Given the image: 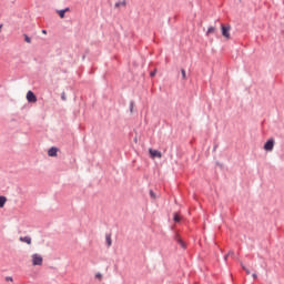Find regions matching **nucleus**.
Returning a JSON list of instances; mask_svg holds the SVG:
<instances>
[{
    "label": "nucleus",
    "mask_w": 284,
    "mask_h": 284,
    "mask_svg": "<svg viewBox=\"0 0 284 284\" xmlns=\"http://www.w3.org/2000/svg\"><path fill=\"white\" fill-rule=\"evenodd\" d=\"M8 199L6 196H0V207H4Z\"/></svg>",
    "instance_id": "9b49d317"
},
{
    "label": "nucleus",
    "mask_w": 284,
    "mask_h": 284,
    "mask_svg": "<svg viewBox=\"0 0 284 284\" xmlns=\"http://www.w3.org/2000/svg\"><path fill=\"white\" fill-rule=\"evenodd\" d=\"M149 153L151 155V159H161V156H163V154H161L159 150L154 149H149Z\"/></svg>",
    "instance_id": "39448f33"
},
{
    "label": "nucleus",
    "mask_w": 284,
    "mask_h": 284,
    "mask_svg": "<svg viewBox=\"0 0 284 284\" xmlns=\"http://www.w3.org/2000/svg\"><path fill=\"white\" fill-rule=\"evenodd\" d=\"M174 240L176 241V243H178L179 245H181V247H183V250H185V242H183V239H181V235L175 234Z\"/></svg>",
    "instance_id": "0eeeda50"
},
{
    "label": "nucleus",
    "mask_w": 284,
    "mask_h": 284,
    "mask_svg": "<svg viewBox=\"0 0 284 284\" xmlns=\"http://www.w3.org/2000/svg\"><path fill=\"white\" fill-rule=\"evenodd\" d=\"M27 101L29 103H37V95L32 91L27 92Z\"/></svg>",
    "instance_id": "20e7f679"
},
{
    "label": "nucleus",
    "mask_w": 284,
    "mask_h": 284,
    "mask_svg": "<svg viewBox=\"0 0 284 284\" xmlns=\"http://www.w3.org/2000/svg\"><path fill=\"white\" fill-rule=\"evenodd\" d=\"M1 28H3V24H0V32H1Z\"/></svg>",
    "instance_id": "cd10ccee"
},
{
    "label": "nucleus",
    "mask_w": 284,
    "mask_h": 284,
    "mask_svg": "<svg viewBox=\"0 0 284 284\" xmlns=\"http://www.w3.org/2000/svg\"><path fill=\"white\" fill-rule=\"evenodd\" d=\"M95 278H99V281H101V278H103V275L101 273H97Z\"/></svg>",
    "instance_id": "412c9836"
},
{
    "label": "nucleus",
    "mask_w": 284,
    "mask_h": 284,
    "mask_svg": "<svg viewBox=\"0 0 284 284\" xmlns=\"http://www.w3.org/2000/svg\"><path fill=\"white\" fill-rule=\"evenodd\" d=\"M227 256H230V255H225V256H224V261H227Z\"/></svg>",
    "instance_id": "bb28decb"
},
{
    "label": "nucleus",
    "mask_w": 284,
    "mask_h": 284,
    "mask_svg": "<svg viewBox=\"0 0 284 284\" xmlns=\"http://www.w3.org/2000/svg\"><path fill=\"white\" fill-rule=\"evenodd\" d=\"M181 74H182L183 81L187 80V75L185 73V69H181Z\"/></svg>",
    "instance_id": "4468645a"
},
{
    "label": "nucleus",
    "mask_w": 284,
    "mask_h": 284,
    "mask_svg": "<svg viewBox=\"0 0 284 284\" xmlns=\"http://www.w3.org/2000/svg\"><path fill=\"white\" fill-rule=\"evenodd\" d=\"M215 30L216 29L214 27H209L207 31H206V34H214Z\"/></svg>",
    "instance_id": "f8f14e48"
},
{
    "label": "nucleus",
    "mask_w": 284,
    "mask_h": 284,
    "mask_svg": "<svg viewBox=\"0 0 284 284\" xmlns=\"http://www.w3.org/2000/svg\"><path fill=\"white\" fill-rule=\"evenodd\" d=\"M242 268L244 270L245 274H251L250 268L245 267V265L242 264Z\"/></svg>",
    "instance_id": "f3484780"
},
{
    "label": "nucleus",
    "mask_w": 284,
    "mask_h": 284,
    "mask_svg": "<svg viewBox=\"0 0 284 284\" xmlns=\"http://www.w3.org/2000/svg\"><path fill=\"white\" fill-rule=\"evenodd\" d=\"M174 223H181V216H179V214H174L173 216Z\"/></svg>",
    "instance_id": "ddd939ff"
},
{
    "label": "nucleus",
    "mask_w": 284,
    "mask_h": 284,
    "mask_svg": "<svg viewBox=\"0 0 284 284\" xmlns=\"http://www.w3.org/2000/svg\"><path fill=\"white\" fill-rule=\"evenodd\" d=\"M6 281H10L12 283V277H6Z\"/></svg>",
    "instance_id": "393cba45"
},
{
    "label": "nucleus",
    "mask_w": 284,
    "mask_h": 284,
    "mask_svg": "<svg viewBox=\"0 0 284 284\" xmlns=\"http://www.w3.org/2000/svg\"><path fill=\"white\" fill-rule=\"evenodd\" d=\"M252 277L256 280V278H258V275H256V273H253Z\"/></svg>",
    "instance_id": "5701e85b"
},
{
    "label": "nucleus",
    "mask_w": 284,
    "mask_h": 284,
    "mask_svg": "<svg viewBox=\"0 0 284 284\" xmlns=\"http://www.w3.org/2000/svg\"><path fill=\"white\" fill-rule=\"evenodd\" d=\"M150 77H151V78L156 77V70L151 71V72H150Z\"/></svg>",
    "instance_id": "aec40b11"
},
{
    "label": "nucleus",
    "mask_w": 284,
    "mask_h": 284,
    "mask_svg": "<svg viewBox=\"0 0 284 284\" xmlns=\"http://www.w3.org/2000/svg\"><path fill=\"white\" fill-rule=\"evenodd\" d=\"M227 256H234V251H230V252L227 253Z\"/></svg>",
    "instance_id": "4be33fe9"
},
{
    "label": "nucleus",
    "mask_w": 284,
    "mask_h": 284,
    "mask_svg": "<svg viewBox=\"0 0 284 284\" xmlns=\"http://www.w3.org/2000/svg\"><path fill=\"white\" fill-rule=\"evenodd\" d=\"M275 143L276 142L274 141V138L268 139L264 144L265 152H272V150H274Z\"/></svg>",
    "instance_id": "f03ea898"
},
{
    "label": "nucleus",
    "mask_w": 284,
    "mask_h": 284,
    "mask_svg": "<svg viewBox=\"0 0 284 284\" xmlns=\"http://www.w3.org/2000/svg\"><path fill=\"white\" fill-rule=\"evenodd\" d=\"M42 34H48V31H45V30H42Z\"/></svg>",
    "instance_id": "a878e982"
},
{
    "label": "nucleus",
    "mask_w": 284,
    "mask_h": 284,
    "mask_svg": "<svg viewBox=\"0 0 284 284\" xmlns=\"http://www.w3.org/2000/svg\"><path fill=\"white\" fill-rule=\"evenodd\" d=\"M214 150H216V145L214 146Z\"/></svg>",
    "instance_id": "c756f323"
},
{
    "label": "nucleus",
    "mask_w": 284,
    "mask_h": 284,
    "mask_svg": "<svg viewBox=\"0 0 284 284\" xmlns=\"http://www.w3.org/2000/svg\"><path fill=\"white\" fill-rule=\"evenodd\" d=\"M149 194L151 199H156V194L154 193V191L150 190Z\"/></svg>",
    "instance_id": "6ab92c4d"
},
{
    "label": "nucleus",
    "mask_w": 284,
    "mask_h": 284,
    "mask_svg": "<svg viewBox=\"0 0 284 284\" xmlns=\"http://www.w3.org/2000/svg\"><path fill=\"white\" fill-rule=\"evenodd\" d=\"M61 99L62 101H65V93H62Z\"/></svg>",
    "instance_id": "b1692460"
},
{
    "label": "nucleus",
    "mask_w": 284,
    "mask_h": 284,
    "mask_svg": "<svg viewBox=\"0 0 284 284\" xmlns=\"http://www.w3.org/2000/svg\"><path fill=\"white\" fill-rule=\"evenodd\" d=\"M222 36H224L225 39H230V30H232V27L230 24H221Z\"/></svg>",
    "instance_id": "7ed1b4c3"
},
{
    "label": "nucleus",
    "mask_w": 284,
    "mask_h": 284,
    "mask_svg": "<svg viewBox=\"0 0 284 284\" xmlns=\"http://www.w3.org/2000/svg\"><path fill=\"white\" fill-rule=\"evenodd\" d=\"M82 59L84 60V59H85V55H82Z\"/></svg>",
    "instance_id": "c85d7f7f"
},
{
    "label": "nucleus",
    "mask_w": 284,
    "mask_h": 284,
    "mask_svg": "<svg viewBox=\"0 0 284 284\" xmlns=\"http://www.w3.org/2000/svg\"><path fill=\"white\" fill-rule=\"evenodd\" d=\"M24 41H26V43H32V39H30V37H28V34H24Z\"/></svg>",
    "instance_id": "2eb2a0df"
},
{
    "label": "nucleus",
    "mask_w": 284,
    "mask_h": 284,
    "mask_svg": "<svg viewBox=\"0 0 284 284\" xmlns=\"http://www.w3.org/2000/svg\"><path fill=\"white\" fill-rule=\"evenodd\" d=\"M105 241H106L108 247H112V235L111 234L105 235Z\"/></svg>",
    "instance_id": "9d476101"
},
{
    "label": "nucleus",
    "mask_w": 284,
    "mask_h": 284,
    "mask_svg": "<svg viewBox=\"0 0 284 284\" xmlns=\"http://www.w3.org/2000/svg\"><path fill=\"white\" fill-rule=\"evenodd\" d=\"M130 112H134V101L130 102Z\"/></svg>",
    "instance_id": "a211bd4d"
},
{
    "label": "nucleus",
    "mask_w": 284,
    "mask_h": 284,
    "mask_svg": "<svg viewBox=\"0 0 284 284\" xmlns=\"http://www.w3.org/2000/svg\"><path fill=\"white\" fill-rule=\"evenodd\" d=\"M120 6H126L125 0H123L122 2H116L115 3V8H120Z\"/></svg>",
    "instance_id": "dca6fc26"
},
{
    "label": "nucleus",
    "mask_w": 284,
    "mask_h": 284,
    "mask_svg": "<svg viewBox=\"0 0 284 284\" xmlns=\"http://www.w3.org/2000/svg\"><path fill=\"white\" fill-rule=\"evenodd\" d=\"M60 19H64L65 18V12H70V8L63 9V10H58L57 11Z\"/></svg>",
    "instance_id": "1a4fd4ad"
},
{
    "label": "nucleus",
    "mask_w": 284,
    "mask_h": 284,
    "mask_svg": "<svg viewBox=\"0 0 284 284\" xmlns=\"http://www.w3.org/2000/svg\"><path fill=\"white\" fill-rule=\"evenodd\" d=\"M31 263L33 266H41L43 265V256H41V254L34 253L31 255Z\"/></svg>",
    "instance_id": "f257e3e1"
},
{
    "label": "nucleus",
    "mask_w": 284,
    "mask_h": 284,
    "mask_svg": "<svg viewBox=\"0 0 284 284\" xmlns=\"http://www.w3.org/2000/svg\"><path fill=\"white\" fill-rule=\"evenodd\" d=\"M21 243H27V245H32V237L31 236H24L20 237Z\"/></svg>",
    "instance_id": "6e6552de"
},
{
    "label": "nucleus",
    "mask_w": 284,
    "mask_h": 284,
    "mask_svg": "<svg viewBox=\"0 0 284 284\" xmlns=\"http://www.w3.org/2000/svg\"><path fill=\"white\" fill-rule=\"evenodd\" d=\"M59 155V148L53 146L48 150V156L57 158Z\"/></svg>",
    "instance_id": "423d86ee"
}]
</instances>
